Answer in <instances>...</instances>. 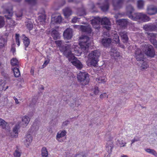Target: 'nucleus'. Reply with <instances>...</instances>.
<instances>
[{"label":"nucleus","instance_id":"nucleus-1","mask_svg":"<svg viewBox=\"0 0 157 157\" xmlns=\"http://www.w3.org/2000/svg\"><path fill=\"white\" fill-rule=\"evenodd\" d=\"M134 0H100L94 5L92 3L91 7L92 9L100 8L104 11H107L109 9V3L111 2L114 10H118L121 8L124 1L127 2H133Z\"/></svg>","mask_w":157,"mask_h":157},{"label":"nucleus","instance_id":"nucleus-2","mask_svg":"<svg viewBox=\"0 0 157 157\" xmlns=\"http://www.w3.org/2000/svg\"><path fill=\"white\" fill-rule=\"evenodd\" d=\"M135 9L131 4H127L126 7V14L128 17L134 21H136L140 22H143L149 21V17L146 14L143 13H136L132 14L134 11Z\"/></svg>","mask_w":157,"mask_h":157},{"label":"nucleus","instance_id":"nucleus-3","mask_svg":"<svg viewBox=\"0 0 157 157\" xmlns=\"http://www.w3.org/2000/svg\"><path fill=\"white\" fill-rule=\"evenodd\" d=\"M79 45L80 47L78 50V47L73 45L74 51L75 52V54L78 56L81 54L82 52L84 54H86L88 51L89 47L91 45V41L90 40L89 38L86 36H84L81 37L80 38Z\"/></svg>","mask_w":157,"mask_h":157},{"label":"nucleus","instance_id":"nucleus-4","mask_svg":"<svg viewBox=\"0 0 157 157\" xmlns=\"http://www.w3.org/2000/svg\"><path fill=\"white\" fill-rule=\"evenodd\" d=\"M63 42L62 40H58L56 41L55 43L59 47L60 51L63 52V55L68 59L71 60L74 57L72 53L71 44L63 45L62 44Z\"/></svg>","mask_w":157,"mask_h":157},{"label":"nucleus","instance_id":"nucleus-5","mask_svg":"<svg viewBox=\"0 0 157 157\" xmlns=\"http://www.w3.org/2000/svg\"><path fill=\"white\" fill-rule=\"evenodd\" d=\"M103 25V27L105 28L107 30H109L111 29V22L109 18L106 17H104L101 19L99 17H94V19L91 21V24L93 27L95 29L100 28L99 24L100 23Z\"/></svg>","mask_w":157,"mask_h":157},{"label":"nucleus","instance_id":"nucleus-6","mask_svg":"<svg viewBox=\"0 0 157 157\" xmlns=\"http://www.w3.org/2000/svg\"><path fill=\"white\" fill-rule=\"evenodd\" d=\"M100 53L97 50L91 52L88 55V62L90 64L93 66L96 65L100 56Z\"/></svg>","mask_w":157,"mask_h":157},{"label":"nucleus","instance_id":"nucleus-7","mask_svg":"<svg viewBox=\"0 0 157 157\" xmlns=\"http://www.w3.org/2000/svg\"><path fill=\"white\" fill-rule=\"evenodd\" d=\"M143 52L147 56L153 57L155 55V52L153 46L148 44H143L141 47Z\"/></svg>","mask_w":157,"mask_h":157},{"label":"nucleus","instance_id":"nucleus-8","mask_svg":"<svg viewBox=\"0 0 157 157\" xmlns=\"http://www.w3.org/2000/svg\"><path fill=\"white\" fill-rule=\"evenodd\" d=\"M77 78L79 82L82 85L87 84L89 82V77L88 74L85 72H80L78 75Z\"/></svg>","mask_w":157,"mask_h":157},{"label":"nucleus","instance_id":"nucleus-9","mask_svg":"<svg viewBox=\"0 0 157 157\" xmlns=\"http://www.w3.org/2000/svg\"><path fill=\"white\" fill-rule=\"evenodd\" d=\"M146 13L150 15H153L157 14V6L152 4L147 5L146 8Z\"/></svg>","mask_w":157,"mask_h":157},{"label":"nucleus","instance_id":"nucleus-10","mask_svg":"<svg viewBox=\"0 0 157 157\" xmlns=\"http://www.w3.org/2000/svg\"><path fill=\"white\" fill-rule=\"evenodd\" d=\"M134 56L136 60L140 62H143L144 58V53L141 49L139 48H137L135 50Z\"/></svg>","mask_w":157,"mask_h":157},{"label":"nucleus","instance_id":"nucleus-11","mask_svg":"<svg viewBox=\"0 0 157 157\" xmlns=\"http://www.w3.org/2000/svg\"><path fill=\"white\" fill-rule=\"evenodd\" d=\"M113 136L112 135L109 136L106 144V150L109 154L111 153L113 147Z\"/></svg>","mask_w":157,"mask_h":157},{"label":"nucleus","instance_id":"nucleus-12","mask_svg":"<svg viewBox=\"0 0 157 157\" xmlns=\"http://www.w3.org/2000/svg\"><path fill=\"white\" fill-rule=\"evenodd\" d=\"M73 56L74 57V58L71 59V60L68 59V60L69 61H71V63L72 64L75 66L77 68L79 69H81L82 67V64L79 60L76 58L73 54Z\"/></svg>","mask_w":157,"mask_h":157},{"label":"nucleus","instance_id":"nucleus-13","mask_svg":"<svg viewBox=\"0 0 157 157\" xmlns=\"http://www.w3.org/2000/svg\"><path fill=\"white\" fill-rule=\"evenodd\" d=\"M67 133L66 131L65 130L59 131L57 132L56 136V140L59 142H63L64 140L62 138L66 135Z\"/></svg>","mask_w":157,"mask_h":157},{"label":"nucleus","instance_id":"nucleus-14","mask_svg":"<svg viewBox=\"0 0 157 157\" xmlns=\"http://www.w3.org/2000/svg\"><path fill=\"white\" fill-rule=\"evenodd\" d=\"M109 54L112 58L115 59L120 56V53L118 52L117 48L115 47H112L109 52Z\"/></svg>","mask_w":157,"mask_h":157},{"label":"nucleus","instance_id":"nucleus-15","mask_svg":"<svg viewBox=\"0 0 157 157\" xmlns=\"http://www.w3.org/2000/svg\"><path fill=\"white\" fill-rule=\"evenodd\" d=\"M148 37L151 42L157 48V42L155 39V35L152 33H147Z\"/></svg>","mask_w":157,"mask_h":157},{"label":"nucleus","instance_id":"nucleus-16","mask_svg":"<svg viewBox=\"0 0 157 157\" xmlns=\"http://www.w3.org/2000/svg\"><path fill=\"white\" fill-rule=\"evenodd\" d=\"M30 119L29 117L26 116H24L22 119L21 122L18 124V126L24 127L26 126L29 123Z\"/></svg>","mask_w":157,"mask_h":157},{"label":"nucleus","instance_id":"nucleus-17","mask_svg":"<svg viewBox=\"0 0 157 157\" xmlns=\"http://www.w3.org/2000/svg\"><path fill=\"white\" fill-rule=\"evenodd\" d=\"M63 36L65 39L69 40L72 36V30L71 29H67L63 33Z\"/></svg>","mask_w":157,"mask_h":157},{"label":"nucleus","instance_id":"nucleus-18","mask_svg":"<svg viewBox=\"0 0 157 157\" xmlns=\"http://www.w3.org/2000/svg\"><path fill=\"white\" fill-rule=\"evenodd\" d=\"M62 21L61 17L60 15L54 16L52 15L51 17V24L59 23Z\"/></svg>","mask_w":157,"mask_h":157},{"label":"nucleus","instance_id":"nucleus-19","mask_svg":"<svg viewBox=\"0 0 157 157\" xmlns=\"http://www.w3.org/2000/svg\"><path fill=\"white\" fill-rule=\"evenodd\" d=\"M33 140V137L30 134H27L26 135L25 140L24 141L26 147H28Z\"/></svg>","mask_w":157,"mask_h":157},{"label":"nucleus","instance_id":"nucleus-20","mask_svg":"<svg viewBox=\"0 0 157 157\" xmlns=\"http://www.w3.org/2000/svg\"><path fill=\"white\" fill-rule=\"evenodd\" d=\"M78 28H79L82 31L86 32L88 33H90L92 31L89 25L84 26L82 25L77 26Z\"/></svg>","mask_w":157,"mask_h":157},{"label":"nucleus","instance_id":"nucleus-21","mask_svg":"<svg viewBox=\"0 0 157 157\" xmlns=\"http://www.w3.org/2000/svg\"><path fill=\"white\" fill-rule=\"evenodd\" d=\"M144 28L147 31H151L156 30V25L153 24H147L145 25Z\"/></svg>","mask_w":157,"mask_h":157},{"label":"nucleus","instance_id":"nucleus-22","mask_svg":"<svg viewBox=\"0 0 157 157\" xmlns=\"http://www.w3.org/2000/svg\"><path fill=\"white\" fill-rule=\"evenodd\" d=\"M18 128L17 125H16L13 128L12 132L10 133V136L12 138H17V137Z\"/></svg>","mask_w":157,"mask_h":157},{"label":"nucleus","instance_id":"nucleus-23","mask_svg":"<svg viewBox=\"0 0 157 157\" xmlns=\"http://www.w3.org/2000/svg\"><path fill=\"white\" fill-rule=\"evenodd\" d=\"M0 126H1L2 128L4 129L10 130L7 123L1 118H0Z\"/></svg>","mask_w":157,"mask_h":157},{"label":"nucleus","instance_id":"nucleus-24","mask_svg":"<svg viewBox=\"0 0 157 157\" xmlns=\"http://www.w3.org/2000/svg\"><path fill=\"white\" fill-rule=\"evenodd\" d=\"M119 34L122 38L123 42L126 43L128 39L126 32L124 31H121L119 33Z\"/></svg>","mask_w":157,"mask_h":157},{"label":"nucleus","instance_id":"nucleus-25","mask_svg":"<svg viewBox=\"0 0 157 157\" xmlns=\"http://www.w3.org/2000/svg\"><path fill=\"white\" fill-rule=\"evenodd\" d=\"M111 42V40L109 38L103 39L101 40V42L104 46L105 47L109 46Z\"/></svg>","mask_w":157,"mask_h":157},{"label":"nucleus","instance_id":"nucleus-26","mask_svg":"<svg viewBox=\"0 0 157 157\" xmlns=\"http://www.w3.org/2000/svg\"><path fill=\"white\" fill-rule=\"evenodd\" d=\"M51 35L55 40L60 38L59 33L57 31L55 30L52 31L51 33Z\"/></svg>","mask_w":157,"mask_h":157},{"label":"nucleus","instance_id":"nucleus-27","mask_svg":"<svg viewBox=\"0 0 157 157\" xmlns=\"http://www.w3.org/2000/svg\"><path fill=\"white\" fill-rule=\"evenodd\" d=\"M63 14L66 18H67L71 14V9L68 8L67 7L63 10Z\"/></svg>","mask_w":157,"mask_h":157},{"label":"nucleus","instance_id":"nucleus-28","mask_svg":"<svg viewBox=\"0 0 157 157\" xmlns=\"http://www.w3.org/2000/svg\"><path fill=\"white\" fill-rule=\"evenodd\" d=\"M5 13L8 14V16H7L6 15H5L6 17L8 19H10L11 18V17L13 15L12 7L10 6V8L9 9H6Z\"/></svg>","mask_w":157,"mask_h":157},{"label":"nucleus","instance_id":"nucleus-29","mask_svg":"<svg viewBox=\"0 0 157 157\" xmlns=\"http://www.w3.org/2000/svg\"><path fill=\"white\" fill-rule=\"evenodd\" d=\"M145 151L155 156H157V153L154 149L150 148H146L145 149Z\"/></svg>","mask_w":157,"mask_h":157},{"label":"nucleus","instance_id":"nucleus-30","mask_svg":"<svg viewBox=\"0 0 157 157\" xmlns=\"http://www.w3.org/2000/svg\"><path fill=\"white\" fill-rule=\"evenodd\" d=\"M23 43L26 48L27 47L30 43L29 39L25 35H23Z\"/></svg>","mask_w":157,"mask_h":157},{"label":"nucleus","instance_id":"nucleus-31","mask_svg":"<svg viewBox=\"0 0 157 157\" xmlns=\"http://www.w3.org/2000/svg\"><path fill=\"white\" fill-rule=\"evenodd\" d=\"M140 63L141 64L140 67L142 69H145L149 67V65L147 62L144 61V60H143V62H140Z\"/></svg>","mask_w":157,"mask_h":157},{"label":"nucleus","instance_id":"nucleus-32","mask_svg":"<svg viewBox=\"0 0 157 157\" xmlns=\"http://www.w3.org/2000/svg\"><path fill=\"white\" fill-rule=\"evenodd\" d=\"M41 155L42 157H48V152L45 147H43L41 149Z\"/></svg>","mask_w":157,"mask_h":157},{"label":"nucleus","instance_id":"nucleus-33","mask_svg":"<svg viewBox=\"0 0 157 157\" xmlns=\"http://www.w3.org/2000/svg\"><path fill=\"white\" fill-rule=\"evenodd\" d=\"M144 2L143 0H139L137 1V6L138 8L140 9L144 8Z\"/></svg>","mask_w":157,"mask_h":157},{"label":"nucleus","instance_id":"nucleus-34","mask_svg":"<svg viewBox=\"0 0 157 157\" xmlns=\"http://www.w3.org/2000/svg\"><path fill=\"white\" fill-rule=\"evenodd\" d=\"M77 14L80 16H83L86 14V12L84 8L83 7L78 10Z\"/></svg>","mask_w":157,"mask_h":157},{"label":"nucleus","instance_id":"nucleus-35","mask_svg":"<svg viewBox=\"0 0 157 157\" xmlns=\"http://www.w3.org/2000/svg\"><path fill=\"white\" fill-rule=\"evenodd\" d=\"M117 141L118 142V143H117V145L120 147H125L127 144L123 139L120 140H118Z\"/></svg>","mask_w":157,"mask_h":157},{"label":"nucleus","instance_id":"nucleus-36","mask_svg":"<svg viewBox=\"0 0 157 157\" xmlns=\"http://www.w3.org/2000/svg\"><path fill=\"white\" fill-rule=\"evenodd\" d=\"M96 81L99 83H104L107 81L106 78L105 77H100L96 78Z\"/></svg>","mask_w":157,"mask_h":157},{"label":"nucleus","instance_id":"nucleus-37","mask_svg":"<svg viewBox=\"0 0 157 157\" xmlns=\"http://www.w3.org/2000/svg\"><path fill=\"white\" fill-rule=\"evenodd\" d=\"M39 127V124L36 121L34 122L32 126V129L33 131H37L38 130Z\"/></svg>","mask_w":157,"mask_h":157},{"label":"nucleus","instance_id":"nucleus-38","mask_svg":"<svg viewBox=\"0 0 157 157\" xmlns=\"http://www.w3.org/2000/svg\"><path fill=\"white\" fill-rule=\"evenodd\" d=\"M14 76L16 77H18L20 75L19 69L17 68H14L13 69Z\"/></svg>","mask_w":157,"mask_h":157},{"label":"nucleus","instance_id":"nucleus-39","mask_svg":"<svg viewBox=\"0 0 157 157\" xmlns=\"http://www.w3.org/2000/svg\"><path fill=\"white\" fill-rule=\"evenodd\" d=\"M25 25L27 29L29 30H32L33 28V24L31 21L27 22Z\"/></svg>","mask_w":157,"mask_h":157},{"label":"nucleus","instance_id":"nucleus-40","mask_svg":"<svg viewBox=\"0 0 157 157\" xmlns=\"http://www.w3.org/2000/svg\"><path fill=\"white\" fill-rule=\"evenodd\" d=\"M120 25L123 26H125L128 24V21L127 19H122L120 20Z\"/></svg>","mask_w":157,"mask_h":157},{"label":"nucleus","instance_id":"nucleus-41","mask_svg":"<svg viewBox=\"0 0 157 157\" xmlns=\"http://www.w3.org/2000/svg\"><path fill=\"white\" fill-rule=\"evenodd\" d=\"M113 37L114 40L116 42V43H119L120 41L119 36L117 33H114Z\"/></svg>","mask_w":157,"mask_h":157},{"label":"nucleus","instance_id":"nucleus-42","mask_svg":"<svg viewBox=\"0 0 157 157\" xmlns=\"http://www.w3.org/2000/svg\"><path fill=\"white\" fill-rule=\"evenodd\" d=\"M18 63V61L16 59L13 58L11 59V63L12 66H16L17 65Z\"/></svg>","mask_w":157,"mask_h":157},{"label":"nucleus","instance_id":"nucleus-43","mask_svg":"<svg viewBox=\"0 0 157 157\" xmlns=\"http://www.w3.org/2000/svg\"><path fill=\"white\" fill-rule=\"evenodd\" d=\"M5 22L3 17L0 16V28L2 27L4 25Z\"/></svg>","mask_w":157,"mask_h":157},{"label":"nucleus","instance_id":"nucleus-44","mask_svg":"<svg viewBox=\"0 0 157 157\" xmlns=\"http://www.w3.org/2000/svg\"><path fill=\"white\" fill-rule=\"evenodd\" d=\"M21 153L18 150H16L14 153V155L15 157H20Z\"/></svg>","mask_w":157,"mask_h":157},{"label":"nucleus","instance_id":"nucleus-45","mask_svg":"<svg viewBox=\"0 0 157 157\" xmlns=\"http://www.w3.org/2000/svg\"><path fill=\"white\" fill-rule=\"evenodd\" d=\"M25 1L32 5H34L36 3V0H25Z\"/></svg>","mask_w":157,"mask_h":157},{"label":"nucleus","instance_id":"nucleus-46","mask_svg":"<svg viewBox=\"0 0 157 157\" xmlns=\"http://www.w3.org/2000/svg\"><path fill=\"white\" fill-rule=\"evenodd\" d=\"M19 35L18 34H16L15 35L16 37V41L17 43V45L18 46H19L20 45V42L19 37Z\"/></svg>","mask_w":157,"mask_h":157},{"label":"nucleus","instance_id":"nucleus-47","mask_svg":"<svg viewBox=\"0 0 157 157\" xmlns=\"http://www.w3.org/2000/svg\"><path fill=\"white\" fill-rule=\"evenodd\" d=\"M38 20L40 22H44L45 21V18L44 16H42L39 17Z\"/></svg>","mask_w":157,"mask_h":157},{"label":"nucleus","instance_id":"nucleus-48","mask_svg":"<svg viewBox=\"0 0 157 157\" xmlns=\"http://www.w3.org/2000/svg\"><path fill=\"white\" fill-rule=\"evenodd\" d=\"M94 92L95 94H97L99 92L98 87L97 86L95 87L93 89Z\"/></svg>","mask_w":157,"mask_h":157},{"label":"nucleus","instance_id":"nucleus-49","mask_svg":"<svg viewBox=\"0 0 157 157\" xmlns=\"http://www.w3.org/2000/svg\"><path fill=\"white\" fill-rule=\"evenodd\" d=\"M108 95H107L105 93H104L100 95V98H101L103 99L105 98H108Z\"/></svg>","mask_w":157,"mask_h":157},{"label":"nucleus","instance_id":"nucleus-50","mask_svg":"<svg viewBox=\"0 0 157 157\" xmlns=\"http://www.w3.org/2000/svg\"><path fill=\"white\" fill-rule=\"evenodd\" d=\"M80 18H78L75 17L72 19L71 22L73 23H76L78 21V20Z\"/></svg>","mask_w":157,"mask_h":157},{"label":"nucleus","instance_id":"nucleus-51","mask_svg":"<svg viewBox=\"0 0 157 157\" xmlns=\"http://www.w3.org/2000/svg\"><path fill=\"white\" fill-rule=\"evenodd\" d=\"M86 155L83 153L76 155L75 157H86Z\"/></svg>","mask_w":157,"mask_h":157},{"label":"nucleus","instance_id":"nucleus-52","mask_svg":"<svg viewBox=\"0 0 157 157\" xmlns=\"http://www.w3.org/2000/svg\"><path fill=\"white\" fill-rule=\"evenodd\" d=\"M49 60H46L45 61L44 63L43 64V66L44 67H45L46 65L49 63Z\"/></svg>","mask_w":157,"mask_h":157},{"label":"nucleus","instance_id":"nucleus-53","mask_svg":"<svg viewBox=\"0 0 157 157\" xmlns=\"http://www.w3.org/2000/svg\"><path fill=\"white\" fill-rule=\"evenodd\" d=\"M139 140V139H135V138H134L132 140H131V142H132L131 144H132L133 143H135V142L138 141Z\"/></svg>","mask_w":157,"mask_h":157},{"label":"nucleus","instance_id":"nucleus-54","mask_svg":"<svg viewBox=\"0 0 157 157\" xmlns=\"http://www.w3.org/2000/svg\"><path fill=\"white\" fill-rule=\"evenodd\" d=\"M69 2H73L75 3H78V1L77 0H68Z\"/></svg>","mask_w":157,"mask_h":157},{"label":"nucleus","instance_id":"nucleus-55","mask_svg":"<svg viewBox=\"0 0 157 157\" xmlns=\"http://www.w3.org/2000/svg\"><path fill=\"white\" fill-rule=\"evenodd\" d=\"M69 122L68 121H66L65 122H63V124L64 125H67L69 124Z\"/></svg>","mask_w":157,"mask_h":157},{"label":"nucleus","instance_id":"nucleus-56","mask_svg":"<svg viewBox=\"0 0 157 157\" xmlns=\"http://www.w3.org/2000/svg\"><path fill=\"white\" fill-rule=\"evenodd\" d=\"M14 99L15 100V102L16 104H18L19 103V102L17 98H14Z\"/></svg>","mask_w":157,"mask_h":157},{"label":"nucleus","instance_id":"nucleus-57","mask_svg":"<svg viewBox=\"0 0 157 157\" xmlns=\"http://www.w3.org/2000/svg\"><path fill=\"white\" fill-rule=\"evenodd\" d=\"M3 90V86H0V90Z\"/></svg>","mask_w":157,"mask_h":157},{"label":"nucleus","instance_id":"nucleus-58","mask_svg":"<svg viewBox=\"0 0 157 157\" xmlns=\"http://www.w3.org/2000/svg\"><path fill=\"white\" fill-rule=\"evenodd\" d=\"M17 15V16L18 17H21L22 16V13H21V14L20 15Z\"/></svg>","mask_w":157,"mask_h":157},{"label":"nucleus","instance_id":"nucleus-59","mask_svg":"<svg viewBox=\"0 0 157 157\" xmlns=\"http://www.w3.org/2000/svg\"><path fill=\"white\" fill-rule=\"evenodd\" d=\"M121 157H128L127 155H122V156Z\"/></svg>","mask_w":157,"mask_h":157},{"label":"nucleus","instance_id":"nucleus-60","mask_svg":"<svg viewBox=\"0 0 157 157\" xmlns=\"http://www.w3.org/2000/svg\"><path fill=\"white\" fill-rule=\"evenodd\" d=\"M49 131L50 132H51V133L52 132V130L51 129H50L49 130Z\"/></svg>","mask_w":157,"mask_h":157},{"label":"nucleus","instance_id":"nucleus-61","mask_svg":"<svg viewBox=\"0 0 157 157\" xmlns=\"http://www.w3.org/2000/svg\"><path fill=\"white\" fill-rule=\"evenodd\" d=\"M41 89L42 90H44V87L43 86H41Z\"/></svg>","mask_w":157,"mask_h":157},{"label":"nucleus","instance_id":"nucleus-62","mask_svg":"<svg viewBox=\"0 0 157 157\" xmlns=\"http://www.w3.org/2000/svg\"><path fill=\"white\" fill-rule=\"evenodd\" d=\"M8 86H6V89L5 90H6V89H8Z\"/></svg>","mask_w":157,"mask_h":157},{"label":"nucleus","instance_id":"nucleus-63","mask_svg":"<svg viewBox=\"0 0 157 157\" xmlns=\"http://www.w3.org/2000/svg\"><path fill=\"white\" fill-rule=\"evenodd\" d=\"M155 134H156V135H157V131H155Z\"/></svg>","mask_w":157,"mask_h":157},{"label":"nucleus","instance_id":"nucleus-64","mask_svg":"<svg viewBox=\"0 0 157 157\" xmlns=\"http://www.w3.org/2000/svg\"><path fill=\"white\" fill-rule=\"evenodd\" d=\"M156 30H157V24H156Z\"/></svg>","mask_w":157,"mask_h":157}]
</instances>
